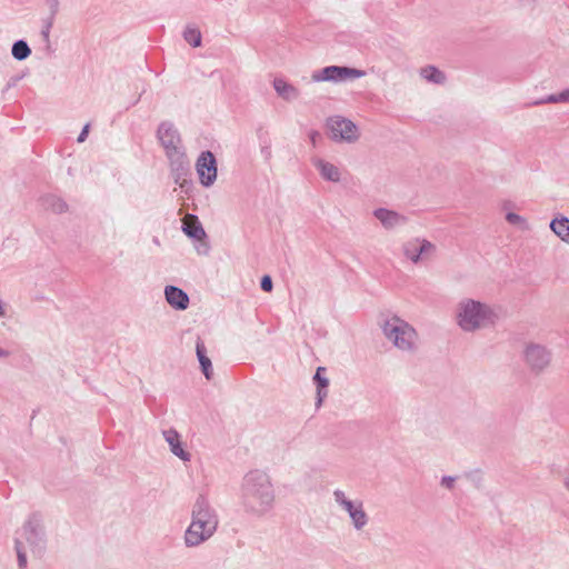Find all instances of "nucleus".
Segmentation results:
<instances>
[{
	"mask_svg": "<svg viewBox=\"0 0 569 569\" xmlns=\"http://www.w3.org/2000/svg\"><path fill=\"white\" fill-rule=\"evenodd\" d=\"M242 499L247 510L262 516L269 512L276 500L271 477L267 471L253 469L242 480Z\"/></svg>",
	"mask_w": 569,
	"mask_h": 569,
	"instance_id": "obj_1",
	"label": "nucleus"
},
{
	"mask_svg": "<svg viewBox=\"0 0 569 569\" xmlns=\"http://www.w3.org/2000/svg\"><path fill=\"white\" fill-rule=\"evenodd\" d=\"M455 320L463 332H476L495 327L499 315L495 307L472 298H462L455 309Z\"/></svg>",
	"mask_w": 569,
	"mask_h": 569,
	"instance_id": "obj_2",
	"label": "nucleus"
},
{
	"mask_svg": "<svg viewBox=\"0 0 569 569\" xmlns=\"http://www.w3.org/2000/svg\"><path fill=\"white\" fill-rule=\"evenodd\" d=\"M158 138L166 149V153L170 159L177 162L174 181L183 188L188 180L183 178L188 171L187 163L184 162V154L180 151V136L173 126L169 122H162L158 128Z\"/></svg>",
	"mask_w": 569,
	"mask_h": 569,
	"instance_id": "obj_3",
	"label": "nucleus"
},
{
	"mask_svg": "<svg viewBox=\"0 0 569 569\" xmlns=\"http://www.w3.org/2000/svg\"><path fill=\"white\" fill-rule=\"evenodd\" d=\"M385 337L400 351L412 353L418 349L416 329L405 320L393 317L382 326Z\"/></svg>",
	"mask_w": 569,
	"mask_h": 569,
	"instance_id": "obj_4",
	"label": "nucleus"
},
{
	"mask_svg": "<svg viewBox=\"0 0 569 569\" xmlns=\"http://www.w3.org/2000/svg\"><path fill=\"white\" fill-rule=\"evenodd\" d=\"M521 360L533 376L545 373L552 365V351L546 345L528 341L521 350Z\"/></svg>",
	"mask_w": 569,
	"mask_h": 569,
	"instance_id": "obj_5",
	"label": "nucleus"
},
{
	"mask_svg": "<svg viewBox=\"0 0 569 569\" xmlns=\"http://www.w3.org/2000/svg\"><path fill=\"white\" fill-rule=\"evenodd\" d=\"M332 497L336 505L348 515L353 530L357 532L365 531L370 522V517L366 511L363 501L360 499H351L341 489L333 490Z\"/></svg>",
	"mask_w": 569,
	"mask_h": 569,
	"instance_id": "obj_6",
	"label": "nucleus"
},
{
	"mask_svg": "<svg viewBox=\"0 0 569 569\" xmlns=\"http://www.w3.org/2000/svg\"><path fill=\"white\" fill-rule=\"evenodd\" d=\"M436 252V244L422 238H413L402 244L403 256L415 264L432 259Z\"/></svg>",
	"mask_w": 569,
	"mask_h": 569,
	"instance_id": "obj_7",
	"label": "nucleus"
},
{
	"mask_svg": "<svg viewBox=\"0 0 569 569\" xmlns=\"http://www.w3.org/2000/svg\"><path fill=\"white\" fill-rule=\"evenodd\" d=\"M366 76V72L360 69L349 68V67H339V66H329L319 71L312 73V81L321 82V81H331V82H340L347 79H358Z\"/></svg>",
	"mask_w": 569,
	"mask_h": 569,
	"instance_id": "obj_8",
	"label": "nucleus"
},
{
	"mask_svg": "<svg viewBox=\"0 0 569 569\" xmlns=\"http://www.w3.org/2000/svg\"><path fill=\"white\" fill-rule=\"evenodd\" d=\"M331 137L336 141L355 142L359 138L357 126L349 119L332 117L328 120Z\"/></svg>",
	"mask_w": 569,
	"mask_h": 569,
	"instance_id": "obj_9",
	"label": "nucleus"
},
{
	"mask_svg": "<svg viewBox=\"0 0 569 569\" xmlns=\"http://www.w3.org/2000/svg\"><path fill=\"white\" fill-rule=\"evenodd\" d=\"M217 526L218 525H213L210 520L209 522H206L192 519V522L184 535L186 545L194 547L206 541L214 533Z\"/></svg>",
	"mask_w": 569,
	"mask_h": 569,
	"instance_id": "obj_10",
	"label": "nucleus"
},
{
	"mask_svg": "<svg viewBox=\"0 0 569 569\" xmlns=\"http://www.w3.org/2000/svg\"><path fill=\"white\" fill-rule=\"evenodd\" d=\"M200 182L204 187H210L217 179L216 158L211 151H203L196 163Z\"/></svg>",
	"mask_w": 569,
	"mask_h": 569,
	"instance_id": "obj_11",
	"label": "nucleus"
},
{
	"mask_svg": "<svg viewBox=\"0 0 569 569\" xmlns=\"http://www.w3.org/2000/svg\"><path fill=\"white\" fill-rule=\"evenodd\" d=\"M23 535L33 549H38V551L42 550L44 542L43 529L40 521L36 517L30 518L26 522L23 527Z\"/></svg>",
	"mask_w": 569,
	"mask_h": 569,
	"instance_id": "obj_12",
	"label": "nucleus"
},
{
	"mask_svg": "<svg viewBox=\"0 0 569 569\" xmlns=\"http://www.w3.org/2000/svg\"><path fill=\"white\" fill-rule=\"evenodd\" d=\"M373 216L376 219L380 221L382 227L387 230H391L396 227L402 226L408 221L406 216L386 208L376 209L373 211Z\"/></svg>",
	"mask_w": 569,
	"mask_h": 569,
	"instance_id": "obj_13",
	"label": "nucleus"
},
{
	"mask_svg": "<svg viewBox=\"0 0 569 569\" xmlns=\"http://www.w3.org/2000/svg\"><path fill=\"white\" fill-rule=\"evenodd\" d=\"M192 519L206 522H209L210 520L213 522V525H218L217 515L211 509L208 500L203 496L198 497L196 500L192 509Z\"/></svg>",
	"mask_w": 569,
	"mask_h": 569,
	"instance_id": "obj_14",
	"label": "nucleus"
},
{
	"mask_svg": "<svg viewBox=\"0 0 569 569\" xmlns=\"http://www.w3.org/2000/svg\"><path fill=\"white\" fill-rule=\"evenodd\" d=\"M164 296L167 302L177 310H186L189 306L188 295L178 287L167 286L164 288Z\"/></svg>",
	"mask_w": 569,
	"mask_h": 569,
	"instance_id": "obj_15",
	"label": "nucleus"
},
{
	"mask_svg": "<svg viewBox=\"0 0 569 569\" xmlns=\"http://www.w3.org/2000/svg\"><path fill=\"white\" fill-rule=\"evenodd\" d=\"M311 162L318 169L320 176L325 180L331 181V182L340 181L341 172H340V169L336 164H333L322 158H312Z\"/></svg>",
	"mask_w": 569,
	"mask_h": 569,
	"instance_id": "obj_16",
	"label": "nucleus"
},
{
	"mask_svg": "<svg viewBox=\"0 0 569 569\" xmlns=\"http://www.w3.org/2000/svg\"><path fill=\"white\" fill-rule=\"evenodd\" d=\"M163 437L176 457L180 458L182 461H190L191 455L183 449L180 436L174 429L164 430Z\"/></svg>",
	"mask_w": 569,
	"mask_h": 569,
	"instance_id": "obj_17",
	"label": "nucleus"
},
{
	"mask_svg": "<svg viewBox=\"0 0 569 569\" xmlns=\"http://www.w3.org/2000/svg\"><path fill=\"white\" fill-rule=\"evenodd\" d=\"M182 229L188 237L199 241L207 237L206 231L199 222L198 218L192 214L186 217Z\"/></svg>",
	"mask_w": 569,
	"mask_h": 569,
	"instance_id": "obj_18",
	"label": "nucleus"
},
{
	"mask_svg": "<svg viewBox=\"0 0 569 569\" xmlns=\"http://www.w3.org/2000/svg\"><path fill=\"white\" fill-rule=\"evenodd\" d=\"M549 227L557 237L569 243V218L559 214L550 221Z\"/></svg>",
	"mask_w": 569,
	"mask_h": 569,
	"instance_id": "obj_19",
	"label": "nucleus"
},
{
	"mask_svg": "<svg viewBox=\"0 0 569 569\" xmlns=\"http://www.w3.org/2000/svg\"><path fill=\"white\" fill-rule=\"evenodd\" d=\"M196 352L204 377L208 380H210L212 377V363L209 357L207 356L204 343L200 338H198L196 343Z\"/></svg>",
	"mask_w": 569,
	"mask_h": 569,
	"instance_id": "obj_20",
	"label": "nucleus"
},
{
	"mask_svg": "<svg viewBox=\"0 0 569 569\" xmlns=\"http://www.w3.org/2000/svg\"><path fill=\"white\" fill-rule=\"evenodd\" d=\"M276 92L287 101L295 100L299 97V90L282 79L273 81Z\"/></svg>",
	"mask_w": 569,
	"mask_h": 569,
	"instance_id": "obj_21",
	"label": "nucleus"
},
{
	"mask_svg": "<svg viewBox=\"0 0 569 569\" xmlns=\"http://www.w3.org/2000/svg\"><path fill=\"white\" fill-rule=\"evenodd\" d=\"M420 76L428 82L436 84H443L446 82V74L435 66H426L420 69Z\"/></svg>",
	"mask_w": 569,
	"mask_h": 569,
	"instance_id": "obj_22",
	"label": "nucleus"
},
{
	"mask_svg": "<svg viewBox=\"0 0 569 569\" xmlns=\"http://www.w3.org/2000/svg\"><path fill=\"white\" fill-rule=\"evenodd\" d=\"M545 103H569V89H566L559 93L549 94L540 100L532 102V106Z\"/></svg>",
	"mask_w": 569,
	"mask_h": 569,
	"instance_id": "obj_23",
	"label": "nucleus"
},
{
	"mask_svg": "<svg viewBox=\"0 0 569 569\" xmlns=\"http://www.w3.org/2000/svg\"><path fill=\"white\" fill-rule=\"evenodd\" d=\"M11 53L14 59L22 61L30 56L31 50L24 40H18L13 43Z\"/></svg>",
	"mask_w": 569,
	"mask_h": 569,
	"instance_id": "obj_24",
	"label": "nucleus"
},
{
	"mask_svg": "<svg viewBox=\"0 0 569 569\" xmlns=\"http://www.w3.org/2000/svg\"><path fill=\"white\" fill-rule=\"evenodd\" d=\"M184 40L192 47H199L201 44V32L199 29L193 27L186 28L183 32Z\"/></svg>",
	"mask_w": 569,
	"mask_h": 569,
	"instance_id": "obj_25",
	"label": "nucleus"
},
{
	"mask_svg": "<svg viewBox=\"0 0 569 569\" xmlns=\"http://www.w3.org/2000/svg\"><path fill=\"white\" fill-rule=\"evenodd\" d=\"M506 220L513 226L519 227L521 230H529L530 226L526 218L522 216L515 213V212H508L506 214Z\"/></svg>",
	"mask_w": 569,
	"mask_h": 569,
	"instance_id": "obj_26",
	"label": "nucleus"
},
{
	"mask_svg": "<svg viewBox=\"0 0 569 569\" xmlns=\"http://www.w3.org/2000/svg\"><path fill=\"white\" fill-rule=\"evenodd\" d=\"M47 207L50 208L54 212H63L67 209V204L59 198L53 196L46 198Z\"/></svg>",
	"mask_w": 569,
	"mask_h": 569,
	"instance_id": "obj_27",
	"label": "nucleus"
},
{
	"mask_svg": "<svg viewBox=\"0 0 569 569\" xmlns=\"http://www.w3.org/2000/svg\"><path fill=\"white\" fill-rule=\"evenodd\" d=\"M54 16L50 14L47 19L43 20L41 36L47 44L50 43V31L53 24Z\"/></svg>",
	"mask_w": 569,
	"mask_h": 569,
	"instance_id": "obj_28",
	"label": "nucleus"
},
{
	"mask_svg": "<svg viewBox=\"0 0 569 569\" xmlns=\"http://www.w3.org/2000/svg\"><path fill=\"white\" fill-rule=\"evenodd\" d=\"M325 371H326V368H323V367L317 368L316 375L313 377V380L316 381L317 387L327 388L329 386V380L322 376V372H325Z\"/></svg>",
	"mask_w": 569,
	"mask_h": 569,
	"instance_id": "obj_29",
	"label": "nucleus"
},
{
	"mask_svg": "<svg viewBox=\"0 0 569 569\" xmlns=\"http://www.w3.org/2000/svg\"><path fill=\"white\" fill-rule=\"evenodd\" d=\"M16 551L18 556V565L21 569H23L27 566V556L23 551L22 543L19 540H16Z\"/></svg>",
	"mask_w": 569,
	"mask_h": 569,
	"instance_id": "obj_30",
	"label": "nucleus"
},
{
	"mask_svg": "<svg viewBox=\"0 0 569 569\" xmlns=\"http://www.w3.org/2000/svg\"><path fill=\"white\" fill-rule=\"evenodd\" d=\"M261 289L266 292H270L272 290V280L269 276L262 277Z\"/></svg>",
	"mask_w": 569,
	"mask_h": 569,
	"instance_id": "obj_31",
	"label": "nucleus"
},
{
	"mask_svg": "<svg viewBox=\"0 0 569 569\" xmlns=\"http://www.w3.org/2000/svg\"><path fill=\"white\" fill-rule=\"evenodd\" d=\"M327 388L317 387V406L320 407L323 399L327 397Z\"/></svg>",
	"mask_w": 569,
	"mask_h": 569,
	"instance_id": "obj_32",
	"label": "nucleus"
},
{
	"mask_svg": "<svg viewBox=\"0 0 569 569\" xmlns=\"http://www.w3.org/2000/svg\"><path fill=\"white\" fill-rule=\"evenodd\" d=\"M196 249H197V252H198L199 254H203V256H206V254H208V253H209L210 246H209V243H208L207 241H204V239H203V240H201L200 244H199V246H197V248H196Z\"/></svg>",
	"mask_w": 569,
	"mask_h": 569,
	"instance_id": "obj_33",
	"label": "nucleus"
},
{
	"mask_svg": "<svg viewBox=\"0 0 569 569\" xmlns=\"http://www.w3.org/2000/svg\"><path fill=\"white\" fill-rule=\"evenodd\" d=\"M456 478L451 476H445L441 479V485L448 489H452L455 486Z\"/></svg>",
	"mask_w": 569,
	"mask_h": 569,
	"instance_id": "obj_34",
	"label": "nucleus"
},
{
	"mask_svg": "<svg viewBox=\"0 0 569 569\" xmlns=\"http://www.w3.org/2000/svg\"><path fill=\"white\" fill-rule=\"evenodd\" d=\"M46 2L50 8V14L54 16L59 9V0H46Z\"/></svg>",
	"mask_w": 569,
	"mask_h": 569,
	"instance_id": "obj_35",
	"label": "nucleus"
},
{
	"mask_svg": "<svg viewBox=\"0 0 569 569\" xmlns=\"http://www.w3.org/2000/svg\"><path fill=\"white\" fill-rule=\"evenodd\" d=\"M90 124L87 123L78 137V142H83L89 133Z\"/></svg>",
	"mask_w": 569,
	"mask_h": 569,
	"instance_id": "obj_36",
	"label": "nucleus"
},
{
	"mask_svg": "<svg viewBox=\"0 0 569 569\" xmlns=\"http://www.w3.org/2000/svg\"><path fill=\"white\" fill-rule=\"evenodd\" d=\"M321 138V134L318 131H311L309 133V139L313 146L317 144L318 140Z\"/></svg>",
	"mask_w": 569,
	"mask_h": 569,
	"instance_id": "obj_37",
	"label": "nucleus"
},
{
	"mask_svg": "<svg viewBox=\"0 0 569 569\" xmlns=\"http://www.w3.org/2000/svg\"><path fill=\"white\" fill-rule=\"evenodd\" d=\"M9 355L8 351H6L4 349L0 348V357H7Z\"/></svg>",
	"mask_w": 569,
	"mask_h": 569,
	"instance_id": "obj_38",
	"label": "nucleus"
},
{
	"mask_svg": "<svg viewBox=\"0 0 569 569\" xmlns=\"http://www.w3.org/2000/svg\"><path fill=\"white\" fill-rule=\"evenodd\" d=\"M563 485H565V488L569 491V478L565 479Z\"/></svg>",
	"mask_w": 569,
	"mask_h": 569,
	"instance_id": "obj_39",
	"label": "nucleus"
}]
</instances>
